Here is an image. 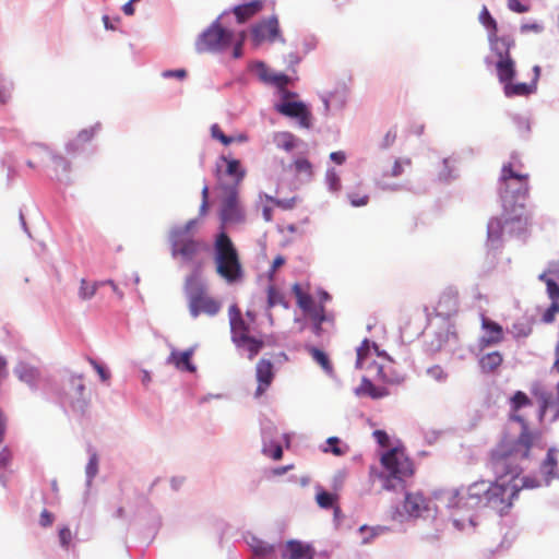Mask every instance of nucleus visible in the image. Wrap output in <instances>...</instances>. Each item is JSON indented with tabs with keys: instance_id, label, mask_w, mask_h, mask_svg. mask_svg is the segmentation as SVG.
I'll use <instances>...</instances> for the list:
<instances>
[{
	"instance_id": "obj_48",
	"label": "nucleus",
	"mask_w": 559,
	"mask_h": 559,
	"mask_svg": "<svg viewBox=\"0 0 559 559\" xmlns=\"http://www.w3.org/2000/svg\"><path fill=\"white\" fill-rule=\"evenodd\" d=\"M330 449H326L325 451H331L334 455L341 456L344 455L347 451V447L345 449L340 447V439L337 437H330L326 440Z\"/></svg>"
},
{
	"instance_id": "obj_41",
	"label": "nucleus",
	"mask_w": 559,
	"mask_h": 559,
	"mask_svg": "<svg viewBox=\"0 0 559 559\" xmlns=\"http://www.w3.org/2000/svg\"><path fill=\"white\" fill-rule=\"evenodd\" d=\"M386 528L385 527H368L366 525H362L359 528V532L364 535L362 536V544H368L373 537L378 536L380 533H383Z\"/></svg>"
},
{
	"instance_id": "obj_5",
	"label": "nucleus",
	"mask_w": 559,
	"mask_h": 559,
	"mask_svg": "<svg viewBox=\"0 0 559 559\" xmlns=\"http://www.w3.org/2000/svg\"><path fill=\"white\" fill-rule=\"evenodd\" d=\"M194 226L195 221L190 219L183 226L174 227L169 234L173 258H179L187 264L197 263L200 255L209 248L205 241L191 234Z\"/></svg>"
},
{
	"instance_id": "obj_64",
	"label": "nucleus",
	"mask_w": 559,
	"mask_h": 559,
	"mask_svg": "<svg viewBox=\"0 0 559 559\" xmlns=\"http://www.w3.org/2000/svg\"><path fill=\"white\" fill-rule=\"evenodd\" d=\"M330 158L337 165H342L345 159H346V155L344 152L342 151H337V152H332L330 154Z\"/></svg>"
},
{
	"instance_id": "obj_59",
	"label": "nucleus",
	"mask_w": 559,
	"mask_h": 559,
	"mask_svg": "<svg viewBox=\"0 0 559 559\" xmlns=\"http://www.w3.org/2000/svg\"><path fill=\"white\" fill-rule=\"evenodd\" d=\"M264 453L271 456L273 460H281L283 457V449L280 444H275L271 449H264Z\"/></svg>"
},
{
	"instance_id": "obj_17",
	"label": "nucleus",
	"mask_w": 559,
	"mask_h": 559,
	"mask_svg": "<svg viewBox=\"0 0 559 559\" xmlns=\"http://www.w3.org/2000/svg\"><path fill=\"white\" fill-rule=\"evenodd\" d=\"M435 310L439 316L451 317L459 310V292L453 287H448L439 295Z\"/></svg>"
},
{
	"instance_id": "obj_42",
	"label": "nucleus",
	"mask_w": 559,
	"mask_h": 559,
	"mask_svg": "<svg viewBox=\"0 0 559 559\" xmlns=\"http://www.w3.org/2000/svg\"><path fill=\"white\" fill-rule=\"evenodd\" d=\"M211 135L213 139L218 140L224 145H229L234 142V138L226 135L218 124H213L211 127Z\"/></svg>"
},
{
	"instance_id": "obj_55",
	"label": "nucleus",
	"mask_w": 559,
	"mask_h": 559,
	"mask_svg": "<svg viewBox=\"0 0 559 559\" xmlns=\"http://www.w3.org/2000/svg\"><path fill=\"white\" fill-rule=\"evenodd\" d=\"M90 364L93 366V368L96 370L98 376L103 381H107L110 378V373L102 366L99 365L95 359L88 358Z\"/></svg>"
},
{
	"instance_id": "obj_19",
	"label": "nucleus",
	"mask_w": 559,
	"mask_h": 559,
	"mask_svg": "<svg viewBox=\"0 0 559 559\" xmlns=\"http://www.w3.org/2000/svg\"><path fill=\"white\" fill-rule=\"evenodd\" d=\"M308 318L311 322V331L317 337H321L326 332L324 324L333 326L335 321L334 314L328 312L325 307L311 312Z\"/></svg>"
},
{
	"instance_id": "obj_18",
	"label": "nucleus",
	"mask_w": 559,
	"mask_h": 559,
	"mask_svg": "<svg viewBox=\"0 0 559 559\" xmlns=\"http://www.w3.org/2000/svg\"><path fill=\"white\" fill-rule=\"evenodd\" d=\"M481 328L485 331V335L479 338V347L481 349L492 345H498L503 341L504 333L499 323L483 316Z\"/></svg>"
},
{
	"instance_id": "obj_29",
	"label": "nucleus",
	"mask_w": 559,
	"mask_h": 559,
	"mask_svg": "<svg viewBox=\"0 0 559 559\" xmlns=\"http://www.w3.org/2000/svg\"><path fill=\"white\" fill-rule=\"evenodd\" d=\"M262 8L263 2L261 0H257L236 7L234 9V14L236 15L239 23H243L245 21L260 12Z\"/></svg>"
},
{
	"instance_id": "obj_4",
	"label": "nucleus",
	"mask_w": 559,
	"mask_h": 559,
	"mask_svg": "<svg viewBox=\"0 0 559 559\" xmlns=\"http://www.w3.org/2000/svg\"><path fill=\"white\" fill-rule=\"evenodd\" d=\"M495 473L497 478L491 481L489 510L503 514L512 507L519 493V475L522 474V467L512 465L511 468L508 467L502 472L495 471Z\"/></svg>"
},
{
	"instance_id": "obj_14",
	"label": "nucleus",
	"mask_w": 559,
	"mask_h": 559,
	"mask_svg": "<svg viewBox=\"0 0 559 559\" xmlns=\"http://www.w3.org/2000/svg\"><path fill=\"white\" fill-rule=\"evenodd\" d=\"M274 378L275 372L273 362L265 358L260 359L255 366V379L258 381V386L254 396H262L271 386Z\"/></svg>"
},
{
	"instance_id": "obj_38",
	"label": "nucleus",
	"mask_w": 559,
	"mask_h": 559,
	"mask_svg": "<svg viewBox=\"0 0 559 559\" xmlns=\"http://www.w3.org/2000/svg\"><path fill=\"white\" fill-rule=\"evenodd\" d=\"M370 347L371 345L369 340L365 338L357 348L356 368L362 369L366 366V360L370 353Z\"/></svg>"
},
{
	"instance_id": "obj_56",
	"label": "nucleus",
	"mask_w": 559,
	"mask_h": 559,
	"mask_svg": "<svg viewBox=\"0 0 559 559\" xmlns=\"http://www.w3.org/2000/svg\"><path fill=\"white\" fill-rule=\"evenodd\" d=\"M59 539L63 547L68 548L72 540V533L69 527H62L59 531Z\"/></svg>"
},
{
	"instance_id": "obj_40",
	"label": "nucleus",
	"mask_w": 559,
	"mask_h": 559,
	"mask_svg": "<svg viewBox=\"0 0 559 559\" xmlns=\"http://www.w3.org/2000/svg\"><path fill=\"white\" fill-rule=\"evenodd\" d=\"M289 83L290 79L288 75L284 73H276L275 75H272V82L270 84L276 86L281 92L285 94V96H288L290 93L286 91V86Z\"/></svg>"
},
{
	"instance_id": "obj_60",
	"label": "nucleus",
	"mask_w": 559,
	"mask_h": 559,
	"mask_svg": "<svg viewBox=\"0 0 559 559\" xmlns=\"http://www.w3.org/2000/svg\"><path fill=\"white\" fill-rule=\"evenodd\" d=\"M543 273H547V277H552L554 280L559 278V262L551 261L548 264V267Z\"/></svg>"
},
{
	"instance_id": "obj_28",
	"label": "nucleus",
	"mask_w": 559,
	"mask_h": 559,
	"mask_svg": "<svg viewBox=\"0 0 559 559\" xmlns=\"http://www.w3.org/2000/svg\"><path fill=\"white\" fill-rule=\"evenodd\" d=\"M535 91V83H513L510 81L503 86V93L507 97L528 96Z\"/></svg>"
},
{
	"instance_id": "obj_8",
	"label": "nucleus",
	"mask_w": 559,
	"mask_h": 559,
	"mask_svg": "<svg viewBox=\"0 0 559 559\" xmlns=\"http://www.w3.org/2000/svg\"><path fill=\"white\" fill-rule=\"evenodd\" d=\"M381 464L386 471L384 477V489L395 488V481L402 483L404 478L414 474V466L411 459L401 449L394 448L381 456Z\"/></svg>"
},
{
	"instance_id": "obj_58",
	"label": "nucleus",
	"mask_w": 559,
	"mask_h": 559,
	"mask_svg": "<svg viewBox=\"0 0 559 559\" xmlns=\"http://www.w3.org/2000/svg\"><path fill=\"white\" fill-rule=\"evenodd\" d=\"M508 8L516 13H524L528 11V7L524 5L520 0H508Z\"/></svg>"
},
{
	"instance_id": "obj_21",
	"label": "nucleus",
	"mask_w": 559,
	"mask_h": 559,
	"mask_svg": "<svg viewBox=\"0 0 559 559\" xmlns=\"http://www.w3.org/2000/svg\"><path fill=\"white\" fill-rule=\"evenodd\" d=\"M429 508V500L420 492H408L405 496L404 509L414 518L420 516Z\"/></svg>"
},
{
	"instance_id": "obj_3",
	"label": "nucleus",
	"mask_w": 559,
	"mask_h": 559,
	"mask_svg": "<svg viewBox=\"0 0 559 559\" xmlns=\"http://www.w3.org/2000/svg\"><path fill=\"white\" fill-rule=\"evenodd\" d=\"M491 496V481L477 480L466 488L451 489L444 492L443 499L450 509L459 512L488 509Z\"/></svg>"
},
{
	"instance_id": "obj_50",
	"label": "nucleus",
	"mask_w": 559,
	"mask_h": 559,
	"mask_svg": "<svg viewBox=\"0 0 559 559\" xmlns=\"http://www.w3.org/2000/svg\"><path fill=\"white\" fill-rule=\"evenodd\" d=\"M427 373L430 378L438 382H443L447 380L448 374L440 366H432L427 370Z\"/></svg>"
},
{
	"instance_id": "obj_44",
	"label": "nucleus",
	"mask_w": 559,
	"mask_h": 559,
	"mask_svg": "<svg viewBox=\"0 0 559 559\" xmlns=\"http://www.w3.org/2000/svg\"><path fill=\"white\" fill-rule=\"evenodd\" d=\"M559 313V301H551L550 306L543 313V322L551 323L555 321L556 316Z\"/></svg>"
},
{
	"instance_id": "obj_39",
	"label": "nucleus",
	"mask_w": 559,
	"mask_h": 559,
	"mask_svg": "<svg viewBox=\"0 0 559 559\" xmlns=\"http://www.w3.org/2000/svg\"><path fill=\"white\" fill-rule=\"evenodd\" d=\"M16 372H17L20 379L27 383L34 382L39 377L38 370L36 368L28 367V366H20L16 369Z\"/></svg>"
},
{
	"instance_id": "obj_33",
	"label": "nucleus",
	"mask_w": 559,
	"mask_h": 559,
	"mask_svg": "<svg viewBox=\"0 0 559 559\" xmlns=\"http://www.w3.org/2000/svg\"><path fill=\"white\" fill-rule=\"evenodd\" d=\"M347 199L352 206L360 207L366 206L369 203V194L366 192L361 183H358L354 189L347 192Z\"/></svg>"
},
{
	"instance_id": "obj_30",
	"label": "nucleus",
	"mask_w": 559,
	"mask_h": 559,
	"mask_svg": "<svg viewBox=\"0 0 559 559\" xmlns=\"http://www.w3.org/2000/svg\"><path fill=\"white\" fill-rule=\"evenodd\" d=\"M503 357L500 352L495 350L483 355L479 359V367L483 372L490 373L496 371L502 364Z\"/></svg>"
},
{
	"instance_id": "obj_45",
	"label": "nucleus",
	"mask_w": 559,
	"mask_h": 559,
	"mask_svg": "<svg viewBox=\"0 0 559 559\" xmlns=\"http://www.w3.org/2000/svg\"><path fill=\"white\" fill-rule=\"evenodd\" d=\"M257 71L259 79L266 84H270L272 82V75L277 73L270 70L263 62L257 64Z\"/></svg>"
},
{
	"instance_id": "obj_1",
	"label": "nucleus",
	"mask_w": 559,
	"mask_h": 559,
	"mask_svg": "<svg viewBox=\"0 0 559 559\" xmlns=\"http://www.w3.org/2000/svg\"><path fill=\"white\" fill-rule=\"evenodd\" d=\"M515 423L521 425V432L513 442L500 443L491 453L493 471L502 472L512 465L521 466L528 460L534 447H542L543 432L531 429L523 415H516Z\"/></svg>"
},
{
	"instance_id": "obj_63",
	"label": "nucleus",
	"mask_w": 559,
	"mask_h": 559,
	"mask_svg": "<svg viewBox=\"0 0 559 559\" xmlns=\"http://www.w3.org/2000/svg\"><path fill=\"white\" fill-rule=\"evenodd\" d=\"M164 78H177V79H185L187 76V71L185 69H178V70H166L162 74Z\"/></svg>"
},
{
	"instance_id": "obj_51",
	"label": "nucleus",
	"mask_w": 559,
	"mask_h": 559,
	"mask_svg": "<svg viewBox=\"0 0 559 559\" xmlns=\"http://www.w3.org/2000/svg\"><path fill=\"white\" fill-rule=\"evenodd\" d=\"M551 404V397L547 393L540 394L539 397V420H543L548 407Z\"/></svg>"
},
{
	"instance_id": "obj_13",
	"label": "nucleus",
	"mask_w": 559,
	"mask_h": 559,
	"mask_svg": "<svg viewBox=\"0 0 559 559\" xmlns=\"http://www.w3.org/2000/svg\"><path fill=\"white\" fill-rule=\"evenodd\" d=\"M228 316L233 343L241 342L251 335L250 322L242 318L241 311L236 305L229 307Z\"/></svg>"
},
{
	"instance_id": "obj_35",
	"label": "nucleus",
	"mask_w": 559,
	"mask_h": 559,
	"mask_svg": "<svg viewBox=\"0 0 559 559\" xmlns=\"http://www.w3.org/2000/svg\"><path fill=\"white\" fill-rule=\"evenodd\" d=\"M103 285L100 282L90 283L86 280H81L79 296L82 300H88L95 296L98 286Z\"/></svg>"
},
{
	"instance_id": "obj_36",
	"label": "nucleus",
	"mask_w": 559,
	"mask_h": 559,
	"mask_svg": "<svg viewBox=\"0 0 559 559\" xmlns=\"http://www.w3.org/2000/svg\"><path fill=\"white\" fill-rule=\"evenodd\" d=\"M276 145L287 152L295 147V136L289 132H280L274 135Z\"/></svg>"
},
{
	"instance_id": "obj_11",
	"label": "nucleus",
	"mask_w": 559,
	"mask_h": 559,
	"mask_svg": "<svg viewBox=\"0 0 559 559\" xmlns=\"http://www.w3.org/2000/svg\"><path fill=\"white\" fill-rule=\"evenodd\" d=\"M251 37L255 46L265 41L283 40L277 17L271 16L257 23L251 29Z\"/></svg>"
},
{
	"instance_id": "obj_2",
	"label": "nucleus",
	"mask_w": 559,
	"mask_h": 559,
	"mask_svg": "<svg viewBox=\"0 0 559 559\" xmlns=\"http://www.w3.org/2000/svg\"><path fill=\"white\" fill-rule=\"evenodd\" d=\"M213 262L215 273L226 284L235 285L243 281L245 269L239 252L225 231H221L214 239Z\"/></svg>"
},
{
	"instance_id": "obj_6",
	"label": "nucleus",
	"mask_w": 559,
	"mask_h": 559,
	"mask_svg": "<svg viewBox=\"0 0 559 559\" xmlns=\"http://www.w3.org/2000/svg\"><path fill=\"white\" fill-rule=\"evenodd\" d=\"M528 178L527 174L521 173L511 162L502 166L499 177V195L504 209L512 201L526 199L530 190Z\"/></svg>"
},
{
	"instance_id": "obj_53",
	"label": "nucleus",
	"mask_w": 559,
	"mask_h": 559,
	"mask_svg": "<svg viewBox=\"0 0 559 559\" xmlns=\"http://www.w3.org/2000/svg\"><path fill=\"white\" fill-rule=\"evenodd\" d=\"M403 165H406V166H411V159H404V160H401V159H396L394 162V165L391 169V176L392 177H399L403 174L404 171V167Z\"/></svg>"
},
{
	"instance_id": "obj_37",
	"label": "nucleus",
	"mask_w": 559,
	"mask_h": 559,
	"mask_svg": "<svg viewBox=\"0 0 559 559\" xmlns=\"http://www.w3.org/2000/svg\"><path fill=\"white\" fill-rule=\"evenodd\" d=\"M479 20L483 23V25L489 29V32H490L489 37H490V40H492V38L497 36L498 27H497L496 20L490 15V13L486 7L483 8L480 15H479Z\"/></svg>"
},
{
	"instance_id": "obj_43",
	"label": "nucleus",
	"mask_w": 559,
	"mask_h": 559,
	"mask_svg": "<svg viewBox=\"0 0 559 559\" xmlns=\"http://www.w3.org/2000/svg\"><path fill=\"white\" fill-rule=\"evenodd\" d=\"M335 496L328 491H321L317 495L318 504L324 509L332 508L335 502Z\"/></svg>"
},
{
	"instance_id": "obj_31",
	"label": "nucleus",
	"mask_w": 559,
	"mask_h": 559,
	"mask_svg": "<svg viewBox=\"0 0 559 559\" xmlns=\"http://www.w3.org/2000/svg\"><path fill=\"white\" fill-rule=\"evenodd\" d=\"M531 399L526 395V393L522 391H516L513 396L510 399V420L515 421L516 415H522L520 412L522 408L532 406Z\"/></svg>"
},
{
	"instance_id": "obj_25",
	"label": "nucleus",
	"mask_w": 559,
	"mask_h": 559,
	"mask_svg": "<svg viewBox=\"0 0 559 559\" xmlns=\"http://www.w3.org/2000/svg\"><path fill=\"white\" fill-rule=\"evenodd\" d=\"M221 160L226 164L225 175L230 177L233 180L230 186H236L238 189L246 177V169L241 166L240 160L238 159L221 156Z\"/></svg>"
},
{
	"instance_id": "obj_57",
	"label": "nucleus",
	"mask_w": 559,
	"mask_h": 559,
	"mask_svg": "<svg viewBox=\"0 0 559 559\" xmlns=\"http://www.w3.org/2000/svg\"><path fill=\"white\" fill-rule=\"evenodd\" d=\"M12 457H13V455H12L11 450L8 447H4L0 451V467H2V468L7 467L11 463Z\"/></svg>"
},
{
	"instance_id": "obj_61",
	"label": "nucleus",
	"mask_w": 559,
	"mask_h": 559,
	"mask_svg": "<svg viewBox=\"0 0 559 559\" xmlns=\"http://www.w3.org/2000/svg\"><path fill=\"white\" fill-rule=\"evenodd\" d=\"M53 522V515L48 510L44 509L39 516V523L44 527H48Z\"/></svg>"
},
{
	"instance_id": "obj_32",
	"label": "nucleus",
	"mask_w": 559,
	"mask_h": 559,
	"mask_svg": "<svg viewBox=\"0 0 559 559\" xmlns=\"http://www.w3.org/2000/svg\"><path fill=\"white\" fill-rule=\"evenodd\" d=\"M305 348L308 352V354L311 356L313 361L317 362L324 370V372H326L328 374L333 373V371H334L333 365H332L329 356L326 355V353H324L323 350H321L314 346H310V345H307Z\"/></svg>"
},
{
	"instance_id": "obj_10",
	"label": "nucleus",
	"mask_w": 559,
	"mask_h": 559,
	"mask_svg": "<svg viewBox=\"0 0 559 559\" xmlns=\"http://www.w3.org/2000/svg\"><path fill=\"white\" fill-rule=\"evenodd\" d=\"M231 38L230 32L214 23L199 37L195 48L199 52L222 50L230 45Z\"/></svg>"
},
{
	"instance_id": "obj_46",
	"label": "nucleus",
	"mask_w": 559,
	"mask_h": 559,
	"mask_svg": "<svg viewBox=\"0 0 559 559\" xmlns=\"http://www.w3.org/2000/svg\"><path fill=\"white\" fill-rule=\"evenodd\" d=\"M282 301H283L282 294L274 286H272V285L269 286V288H267V306H269V308H273L276 305L282 304Z\"/></svg>"
},
{
	"instance_id": "obj_23",
	"label": "nucleus",
	"mask_w": 559,
	"mask_h": 559,
	"mask_svg": "<svg viewBox=\"0 0 559 559\" xmlns=\"http://www.w3.org/2000/svg\"><path fill=\"white\" fill-rule=\"evenodd\" d=\"M558 450L550 448L547 451L546 457L539 465V473L544 478L545 483L548 484L551 479L558 476Z\"/></svg>"
},
{
	"instance_id": "obj_62",
	"label": "nucleus",
	"mask_w": 559,
	"mask_h": 559,
	"mask_svg": "<svg viewBox=\"0 0 559 559\" xmlns=\"http://www.w3.org/2000/svg\"><path fill=\"white\" fill-rule=\"evenodd\" d=\"M373 437L376 438V440L378 441V443L381 445V447H388L389 445V436L386 435L385 431L383 430H374L373 431Z\"/></svg>"
},
{
	"instance_id": "obj_20",
	"label": "nucleus",
	"mask_w": 559,
	"mask_h": 559,
	"mask_svg": "<svg viewBox=\"0 0 559 559\" xmlns=\"http://www.w3.org/2000/svg\"><path fill=\"white\" fill-rule=\"evenodd\" d=\"M314 550L311 546L302 544L299 540H288L282 559H313Z\"/></svg>"
},
{
	"instance_id": "obj_52",
	"label": "nucleus",
	"mask_w": 559,
	"mask_h": 559,
	"mask_svg": "<svg viewBox=\"0 0 559 559\" xmlns=\"http://www.w3.org/2000/svg\"><path fill=\"white\" fill-rule=\"evenodd\" d=\"M539 481L535 478L531 477H521V474L519 475V491L523 488H537L539 487Z\"/></svg>"
},
{
	"instance_id": "obj_47",
	"label": "nucleus",
	"mask_w": 559,
	"mask_h": 559,
	"mask_svg": "<svg viewBox=\"0 0 559 559\" xmlns=\"http://www.w3.org/2000/svg\"><path fill=\"white\" fill-rule=\"evenodd\" d=\"M267 200H270L277 207H281L283 210H292L296 205L297 198L293 197L290 199H276L267 197Z\"/></svg>"
},
{
	"instance_id": "obj_9",
	"label": "nucleus",
	"mask_w": 559,
	"mask_h": 559,
	"mask_svg": "<svg viewBox=\"0 0 559 559\" xmlns=\"http://www.w3.org/2000/svg\"><path fill=\"white\" fill-rule=\"evenodd\" d=\"M217 178L221 180V170L217 167ZM218 188L223 192L219 217L223 224H237L245 221V213L239 202L236 186H228L219 181Z\"/></svg>"
},
{
	"instance_id": "obj_15",
	"label": "nucleus",
	"mask_w": 559,
	"mask_h": 559,
	"mask_svg": "<svg viewBox=\"0 0 559 559\" xmlns=\"http://www.w3.org/2000/svg\"><path fill=\"white\" fill-rule=\"evenodd\" d=\"M276 110L284 116L298 118L304 128L311 127V114L301 102H284L276 106Z\"/></svg>"
},
{
	"instance_id": "obj_26",
	"label": "nucleus",
	"mask_w": 559,
	"mask_h": 559,
	"mask_svg": "<svg viewBox=\"0 0 559 559\" xmlns=\"http://www.w3.org/2000/svg\"><path fill=\"white\" fill-rule=\"evenodd\" d=\"M293 292L297 299L298 307L305 312L307 317L319 308H324L322 304H316L312 296L302 292L298 284L294 285Z\"/></svg>"
},
{
	"instance_id": "obj_12",
	"label": "nucleus",
	"mask_w": 559,
	"mask_h": 559,
	"mask_svg": "<svg viewBox=\"0 0 559 559\" xmlns=\"http://www.w3.org/2000/svg\"><path fill=\"white\" fill-rule=\"evenodd\" d=\"M520 212L514 215H502L501 217L491 218L488 223V238L490 240H498L506 227L509 225L518 224L519 229H522L526 224V216L524 215L523 203L519 204Z\"/></svg>"
},
{
	"instance_id": "obj_54",
	"label": "nucleus",
	"mask_w": 559,
	"mask_h": 559,
	"mask_svg": "<svg viewBox=\"0 0 559 559\" xmlns=\"http://www.w3.org/2000/svg\"><path fill=\"white\" fill-rule=\"evenodd\" d=\"M97 471H98V459H97L96 454H93L90 457V461L86 465V474H87L88 478H93L97 474Z\"/></svg>"
},
{
	"instance_id": "obj_7",
	"label": "nucleus",
	"mask_w": 559,
	"mask_h": 559,
	"mask_svg": "<svg viewBox=\"0 0 559 559\" xmlns=\"http://www.w3.org/2000/svg\"><path fill=\"white\" fill-rule=\"evenodd\" d=\"M185 292L188 298L189 311L193 318L202 313L213 317L221 311V302L207 294L205 285L198 278L188 277L185 283Z\"/></svg>"
},
{
	"instance_id": "obj_24",
	"label": "nucleus",
	"mask_w": 559,
	"mask_h": 559,
	"mask_svg": "<svg viewBox=\"0 0 559 559\" xmlns=\"http://www.w3.org/2000/svg\"><path fill=\"white\" fill-rule=\"evenodd\" d=\"M194 354L193 348H189L185 352L171 350L167 362L174 365L178 370L194 372L195 366L192 364L191 358Z\"/></svg>"
},
{
	"instance_id": "obj_16",
	"label": "nucleus",
	"mask_w": 559,
	"mask_h": 559,
	"mask_svg": "<svg viewBox=\"0 0 559 559\" xmlns=\"http://www.w3.org/2000/svg\"><path fill=\"white\" fill-rule=\"evenodd\" d=\"M504 51H499V60L496 63L498 80L503 86L513 81L516 74L515 62L510 56V45L504 44Z\"/></svg>"
},
{
	"instance_id": "obj_34",
	"label": "nucleus",
	"mask_w": 559,
	"mask_h": 559,
	"mask_svg": "<svg viewBox=\"0 0 559 559\" xmlns=\"http://www.w3.org/2000/svg\"><path fill=\"white\" fill-rule=\"evenodd\" d=\"M538 280L546 284L547 295L551 301H559V285L552 277H547V273H540Z\"/></svg>"
},
{
	"instance_id": "obj_27",
	"label": "nucleus",
	"mask_w": 559,
	"mask_h": 559,
	"mask_svg": "<svg viewBox=\"0 0 559 559\" xmlns=\"http://www.w3.org/2000/svg\"><path fill=\"white\" fill-rule=\"evenodd\" d=\"M234 344L236 345V347L242 348L248 353L249 360H253L265 345L262 338L255 337L253 335H250L243 341L236 342Z\"/></svg>"
},
{
	"instance_id": "obj_22",
	"label": "nucleus",
	"mask_w": 559,
	"mask_h": 559,
	"mask_svg": "<svg viewBox=\"0 0 559 559\" xmlns=\"http://www.w3.org/2000/svg\"><path fill=\"white\" fill-rule=\"evenodd\" d=\"M70 394L75 407L84 411L88 405V397L85 393V384L82 376H72L70 378Z\"/></svg>"
},
{
	"instance_id": "obj_49",
	"label": "nucleus",
	"mask_w": 559,
	"mask_h": 559,
	"mask_svg": "<svg viewBox=\"0 0 559 559\" xmlns=\"http://www.w3.org/2000/svg\"><path fill=\"white\" fill-rule=\"evenodd\" d=\"M294 165L297 173L306 174L309 177L312 175V165L308 159L298 158L295 160Z\"/></svg>"
}]
</instances>
